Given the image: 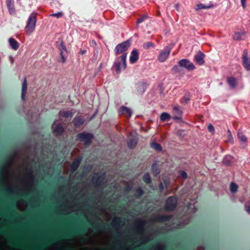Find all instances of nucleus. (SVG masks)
<instances>
[{"label": "nucleus", "instance_id": "7ed1b4c3", "mask_svg": "<svg viewBox=\"0 0 250 250\" xmlns=\"http://www.w3.org/2000/svg\"><path fill=\"white\" fill-rule=\"evenodd\" d=\"M85 230L82 227H78L74 229L68 230L66 232L61 233L57 236L59 238H72L75 235H81L84 234Z\"/></svg>", "mask_w": 250, "mask_h": 250}, {"label": "nucleus", "instance_id": "a211bd4d", "mask_svg": "<svg viewBox=\"0 0 250 250\" xmlns=\"http://www.w3.org/2000/svg\"><path fill=\"white\" fill-rule=\"evenodd\" d=\"M204 57L205 54L202 52L199 51L194 56V60L197 64L202 65L205 63Z\"/></svg>", "mask_w": 250, "mask_h": 250}, {"label": "nucleus", "instance_id": "0e129e2a", "mask_svg": "<svg viewBox=\"0 0 250 250\" xmlns=\"http://www.w3.org/2000/svg\"><path fill=\"white\" fill-rule=\"evenodd\" d=\"M7 209L8 210V211H10L11 210V208L10 207H8L7 208Z\"/></svg>", "mask_w": 250, "mask_h": 250}, {"label": "nucleus", "instance_id": "680f3d73", "mask_svg": "<svg viewBox=\"0 0 250 250\" xmlns=\"http://www.w3.org/2000/svg\"><path fill=\"white\" fill-rule=\"evenodd\" d=\"M116 233L118 237H119L120 236V235H119V233L118 232V231H116Z\"/></svg>", "mask_w": 250, "mask_h": 250}, {"label": "nucleus", "instance_id": "72a5a7b5", "mask_svg": "<svg viewBox=\"0 0 250 250\" xmlns=\"http://www.w3.org/2000/svg\"><path fill=\"white\" fill-rule=\"evenodd\" d=\"M151 147L156 151H161L162 150V146L161 145L157 143L153 142L151 143Z\"/></svg>", "mask_w": 250, "mask_h": 250}, {"label": "nucleus", "instance_id": "aec40b11", "mask_svg": "<svg viewBox=\"0 0 250 250\" xmlns=\"http://www.w3.org/2000/svg\"><path fill=\"white\" fill-rule=\"evenodd\" d=\"M6 5L8 11L11 15L15 14L16 10L14 7L13 0H6Z\"/></svg>", "mask_w": 250, "mask_h": 250}, {"label": "nucleus", "instance_id": "8fccbe9b", "mask_svg": "<svg viewBox=\"0 0 250 250\" xmlns=\"http://www.w3.org/2000/svg\"><path fill=\"white\" fill-rule=\"evenodd\" d=\"M246 1H247V0H241V3L242 4V6L244 8H245L246 7Z\"/></svg>", "mask_w": 250, "mask_h": 250}, {"label": "nucleus", "instance_id": "69168bd1", "mask_svg": "<svg viewBox=\"0 0 250 250\" xmlns=\"http://www.w3.org/2000/svg\"><path fill=\"white\" fill-rule=\"evenodd\" d=\"M83 173H81V174H80V176L81 177L83 176Z\"/></svg>", "mask_w": 250, "mask_h": 250}, {"label": "nucleus", "instance_id": "4c0bfd02", "mask_svg": "<svg viewBox=\"0 0 250 250\" xmlns=\"http://www.w3.org/2000/svg\"><path fill=\"white\" fill-rule=\"evenodd\" d=\"M170 118V116L169 114L166 112H163L160 116V120L163 121H166L169 120Z\"/></svg>", "mask_w": 250, "mask_h": 250}, {"label": "nucleus", "instance_id": "79ce46f5", "mask_svg": "<svg viewBox=\"0 0 250 250\" xmlns=\"http://www.w3.org/2000/svg\"><path fill=\"white\" fill-rule=\"evenodd\" d=\"M63 15V13L62 12H59L58 13H53L52 14H51L50 16H51V17H56L58 19L62 17Z\"/></svg>", "mask_w": 250, "mask_h": 250}, {"label": "nucleus", "instance_id": "f704fd0d", "mask_svg": "<svg viewBox=\"0 0 250 250\" xmlns=\"http://www.w3.org/2000/svg\"><path fill=\"white\" fill-rule=\"evenodd\" d=\"M138 91L140 93H143L145 92V83L144 82L139 83L138 84Z\"/></svg>", "mask_w": 250, "mask_h": 250}, {"label": "nucleus", "instance_id": "f3484780", "mask_svg": "<svg viewBox=\"0 0 250 250\" xmlns=\"http://www.w3.org/2000/svg\"><path fill=\"white\" fill-rule=\"evenodd\" d=\"M227 83L229 85L231 89L235 88L238 85L237 79L233 76L228 77L227 78Z\"/></svg>", "mask_w": 250, "mask_h": 250}, {"label": "nucleus", "instance_id": "1a4fd4ad", "mask_svg": "<svg viewBox=\"0 0 250 250\" xmlns=\"http://www.w3.org/2000/svg\"><path fill=\"white\" fill-rule=\"evenodd\" d=\"M171 48L170 46H166L163 50L160 52L158 56V60L161 62H165L169 56Z\"/></svg>", "mask_w": 250, "mask_h": 250}, {"label": "nucleus", "instance_id": "bf43d9fd", "mask_svg": "<svg viewBox=\"0 0 250 250\" xmlns=\"http://www.w3.org/2000/svg\"><path fill=\"white\" fill-rule=\"evenodd\" d=\"M86 51L85 50H82L81 51V54L83 55L86 53Z\"/></svg>", "mask_w": 250, "mask_h": 250}, {"label": "nucleus", "instance_id": "4468645a", "mask_svg": "<svg viewBox=\"0 0 250 250\" xmlns=\"http://www.w3.org/2000/svg\"><path fill=\"white\" fill-rule=\"evenodd\" d=\"M104 179V175L95 176L93 177L92 182L95 187H99L103 185Z\"/></svg>", "mask_w": 250, "mask_h": 250}, {"label": "nucleus", "instance_id": "2f4dec72", "mask_svg": "<svg viewBox=\"0 0 250 250\" xmlns=\"http://www.w3.org/2000/svg\"><path fill=\"white\" fill-rule=\"evenodd\" d=\"M237 136L240 141H242L244 143H247V138L246 136L240 130L238 131Z\"/></svg>", "mask_w": 250, "mask_h": 250}, {"label": "nucleus", "instance_id": "6ab92c4d", "mask_svg": "<svg viewBox=\"0 0 250 250\" xmlns=\"http://www.w3.org/2000/svg\"><path fill=\"white\" fill-rule=\"evenodd\" d=\"M139 59V52L137 49L133 50L129 57L130 63L133 64L137 62Z\"/></svg>", "mask_w": 250, "mask_h": 250}, {"label": "nucleus", "instance_id": "473e14b6", "mask_svg": "<svg viewBox=\"0 0 250 250\" xmlns=\"http://www.w3.org/2000/svg\"><path fill=\"white\" fill-rule=\"evenodd\" d=\"M143 181L147 184H150L151 183V177L148 173H146L143 176Z\"/></svg>", "mask_w": 250, "mask_h": 250}, {"label": "nucleus", "instance_id": "13d9d810", "mask_svg": "<svg viewBox=\"0 0 250 250\" xmlns=\"http://www.w3.org/2000/svg\"><path fill=\"white\" fill-rule=\"evenodd\" d=\"M3 168H0V175H2L3 174Z\"/></svg>", "mask_w": 250, "mask_h": 250}, {"label": "nucleus", "instance_id": "052dcab7", "mask_svg": "<svg viewBox=\"0 0 250 250\" xmlns=\"http://www.w3.org/2000/svg\"><path fill=\"white\" fill-rule=\"evenodd\" d=\"M0 233L2 234L3 235H6L5 233L2 231V229H0Z\"/></svg>", "mask_w": 250, "mask_h": 250}, {"label": "nucleus", "instance_id": "ea45409f", "mask_svg": "<svg viewBox=\"0 0 250 250\" xmlns=\"http://www.w3.org/2000/svg\"><path fill=\"white\" fill-rule=\"evenodd\" d=\"M154 46V43L151 42H144L143 44V47L145 49H148L150 48H153Z\"/></svg>", "mask_w": 250, "mask_h": 250}, {"label": "nucleus", "instance_id": "a18cd8bd", "mask_svg": "<svg viewBox=\"0 0 250 250\" xmlns=\"http://www.w3.org/2000/svg\"><path fill=\"white\" fill-rule=\"evenodd\" d=\"M208 129L209 131V132L211 133H214V128L213 125H209L208 126Z\"/></svg>", "mask_w": 250, "mask_h": 250}, {"label": "nucleus", "instance_id": "f257e3e1", "mask_svg": "<svg viewBox=\"0 0 250 250\" xmlns=\"http://www.w3.org/2000/svg\"><path fill=\"white\" fill-rule=\"evenodd\" d=\"M183 68L188 71H191L195 69V67L189 60L183 59L179 61L177 64L172 67L171 72L173 73H182Z\"/></svg>", "mask_w": 250, "mask_h": 250}, {"label": "nucleus", "instance_id": "dca6fc26", "mask_svg": "<svg viewBox=\"0 0 250 250\" xmlns=\"http://www.w3.org/2000/svg\"><path fill=\"white\" fill-rule=\"evenodd\" d=\"M146 222L142 219H137L133 224L132 228L133 230H139L143 229V226L145 225Z\"/></svg>", "mask_w": 250, "mask_h": 250}, {"label": "nucleus", "instance_id": "e433bc0d", "mask_svg": "<svg viewBox=\"0 0 250 250\" xmlns=\"http://www.w3.org/2000/svg\"><path fill=\"white\" fill-rule=\"evenodd\" d=\"M148 18V16L147 15H143L139 17V18L137 19L136 24L137 26L138 25L143 21H145L146 20H147Z\"/></svg>", "mask_w": 250, "mask_h": 250}, {"label": "nucleus", "instance_id": "412c9836", "mask_svg": "<svg viewBox=\"0 0 250 250\" xmlns=\"http://www.w3.org/2000/svg\"><path fill=\"white\" fill-rule=\"evenodd\" d=\"M138 140L136 138L134 137H131L129 138L127 141V145L129 148L133 149L137 145Z\"/></svg>", "mask_w": 250, "mask_h": 250}, {"label": "nucleus", "instance_id": "37998d69", "mask_svg": "<svg viewBox=\"0 0 250 250\" xmlns=\"http://www.w3.org/2000/svg\"><path fill=\"white\" fill-rule=\"evenodd\" d=\"M8 241L13 245L18 244V241L14 240L13 238L11 236L8 237Z\"/></svg>", "mask_w": 250, "mask_h": 250}, {"label": "nucleus", "instance_id": "09e8293b", "mask_svg": "<svg viewBox=\"0 0 250 250\" xmlns=\"http://www.w3.org/2000/svg\"><path fill=\"white\" fill-rule=\"evenodd\" d=\"M159 190H160V191L161 192H162L163 190H164V185L161 183L159 185Z\"/></svg>", "mask_w": 250, "mask_h": 250}, {"label": "nucleus", "instance_id": "603ef678", "mask_svg": "<svg viewBox=\"0 0 250 250\" xmlns=\"http://www.w3.org/2000/svg\"><path fill=\"white\" fill-rule=\"evenodd\" d=\"M6 193L8 194H11L12 192V191L11 189H6L5 190Z\"/></svg>", "mask_w": 250, "mask_h": 250}, {"label": "nucleus", "instance_id": "423d86ee", "mask_svg": "<svg viewBox=\"0 0 250 250\" xmlns=\"http://www.w3.org/2000/svg\"><path fill=\"white\" fill-rule=\"evenodd\" d=\"M130 46V43L128 41H125L118 44L116 45L114 49L115 54L119 55L122 54V55H124L125 54L126 57L127 53L126 52Z\"/></svg>", "mask_w": 250, "mask_h": 250}, {"label": "nucleus", "instance_id": "4d7b16f0", "mask_svg": "<svg viewBox=\"0 0 250 250\" xmlns=\"http://www.w3.org/2000/svg\"><path fill=\"white\" fill-rule=\"evenodd\" d=\"M92 43L93 45H95V46H96L97 45V43L96 42V41L95 40H93L92 41Z\"/></svg>", "mask_w": 250, "mask_h": 250}, {"label": "nucleus", "instance_id": "c756f323", "mask_svg": "<svg viewBox=\"0 0 250 250\" xmlns=\"http://www.w3.org/2000/svg\"><path fill=\"white\" fill-rule=\"evenodd\" d=\"M171 218L170 215H164L159 216L157 218V220L161 222H167L170 221Z\"/></svg>", "mask_w": 250, "mask_h": 250}, {"label": "nucleus", "instance_id": "9b49d317", "mask_svg": "<svg viewBox=\"0 0 250 250\" xmlns=\"http://www.w3.org/2000/svg\"><path fill=\"white\" fill-rule=\"evenodd\" d=\"M59 50L60 51V56L62 59V62L64 63L66 62L68 56L67 48L63 42H61L59 45Z\"/></svg>", "mask_w": 250, "mask_h": 250}, {"label": "nucleus", "instance_id": "6e6d98bb", "mask_svg": "<svg viewBox=\"0 0 250 250\" xmlns=\"http://www.w3.org/2000/svg\"><path fill=\"white\" fill-rule=\"evenodd\" d=\"M20 196L22 198H25L26 199L27 198V196L26 195H23V194H21L20 195Z\"/></svg>", "mask_w": 250, "mask_h": 250}, {"label": "nucleus", "instance_id": "2eb2a0df", "mask_svg": "<svg viewBox=\"0 0 250 250\" xmlns=\"http://www.w3.org/2000/svg\"><path fill=\"white\" fill-rule=\"evenodd\" d=\"M82 161V158L78 157L74 159L70 166V171L71 173L75 172L78 168Z\"/></svg>", "mask_w": 250, "mask_h": 250}, {"label": "nucleus", "instance_id": "338daca9", "mask_svg": "<svg viewBox=\"0 0 250 250\" xmlns=\"http://www.w3.org/2000/svg\"><path fill=\"white\" fill-rule=\"evenodd\" d=\"M61 178H63V179H64V177H62H62H61Z\"/></svg>", "mask_w": 250, "mask_h": 250}, {"label": "nucleus", "instance_id": "39448f33", "mask_svg": "<svg viewBox=\"0 0 250 250\" xmlns=\"http://www.w3.org/2000/svg\"><path fill=\"white\" fill-rule=\"evenodd\" d=\"M37 21L36 13L34 12L32 13L28 19L25 26L26 31L29 34L32 33L35 29Z\"/></svg>", "mask_w": 250, "mask_h": 250}, {"label": "nucleus", "instance_id": "3c124183", "mask_svg": "<svg viewBox=\"0 0 250 250\" xmlns=\"http://www.w3.org/2000/svg\"><path fill=\"white\" fill-rule=\"evenodd\" d=\"M28 175L30 176H32L33 175V171L31 169H28L27 170Z\"/></svg>", "mask_w": 250, "mask_h": 250}, {"label": "nucleus", "instance_id": "de8ad7c7", "mask_svg": "<svg viewBox=\"0 0 250 250\" xmlns=\"http://www.w3.org/2000/svg\"><path fill=\"white\" fill-rule=\"evenodd\" d=\"M189 100L190 99L188 96H185L183 98V100L185 102L186 104H187Z\"/></svg>", "mask_w": 250, "mask_h": 250}, {"label": "nucleus", "instance_id": "7c9ffc66", "mask_svg": "<svg viewBox=\"0 0 250 250\" xmlns=\"http://www.w3.org/2000/svg\"><path fill=\"white\" fill-rule=\"evenodd\" d=\"M214 7V5L212 4H209L208 5H204L202 3L198 4L196 5L195 9L198 10L202 9H209Z\"/></svg>", "mask_w": 250, "mask_h": 250}, {"label": "nucleus", "instance_id": "b1692460", "mask_svg": "<svg viewBox=\"0 0 250 250\" xmlns=\"http://www.w3.org/2000/svg\"><path fill=\"white\" fill-rule=\"evenodd\" d=\"M64 131V129L62 125L59 124L56 125V127L53 130V132L56 134V135L61 136Z\"/></svg>", "mask_w": 250, "mask_h": 250}, {"label": "nucleus", "instance_id": "5701e85b", "mask_svg": "<svg viewBox=\"0 0 250 250\" xmlns=\"http://www.w3.org/2000/svg\"><path fill=\"white\" fill-rule=\"evenodd\" d=\"M119 112L121 114L125 115L128 118H130L132 115V113L129 108L123 106L119 110Z\"/></svg>", "mask_w": 250, "mask_h": 250}, {"label": "nucleus", "instance_id": "a878e982", "mask_svg": "<svg viewBox=\"0 0 250 250\" xmlns=\"http://www.w3.org/2000/svg\"><path fill=\"white\" fill-rule=\"evenodd\" d=\"M27 80L26 78H24L22 84L21 99L22 100H25V97L27 92Z\"/></svg>", "mask_w": 250, "mask_h": 250}, {"label": "nucleus", "instance_id": "c85d7f7f", "mask_svg": "<svg viewBox=\"0 0 250 250\" xmlns=\"http://www.w3.org/2000/svg\"><path fill=\"white\" fill-rule=\"evenodd\" d=\"M245 33L244 32H236L233 37V39L234 40L236 41H240L242 40H244V37H245Z\"/></svg>", "mask_w": 250, "mask_h": 250}, {"label": "nucleus", "instance_id": "e2e57ef3", "mask_svg": "<svg viewBox=\"0 0 250 250\" xmlns=\"http://www.w3.org/2000/svg\"><path fill=\"white\" fill-rule=\"evenodd\" d=\"M178 6H179V5H178V4H176V5H175V7H176V8L177 9H178Z\"/></svg>", "mask_w": 250, "mask_h": 250}, {"label": "nucleus", "instance_id": "393cba45", "mask_svg": "<svg viewBox=\"0 0 250 250\" xmlns=\"http://www.w3.org/2000/svg\"><path fill=\"white\" fill-rule=\"evenodd\" d=\"M9 43L12 49L17 50L19 48V43L14 38H10L9 39Z\"/></svg>", "mask_w": 250, "mask_h": 250}, {"label": "nucleus", "instance_id": "a19ab883", "mask_svg": "<svg viewBox=\"0 0 250 250\" xmlns=\"http://www.w3.org/2000/svg\"><path fill=\"white\" fill-rule=\"evenodd\" d=\"M238 187L236 184L234 183H231L230 184V190L232 193H234L236 192L238 190Z\"/></svg>", "mask_w": 250, "mask_h": 250}, {"label": "nucleus", "instance_id": "4be33fe9", "mask_svg": "<svg viewBox=\"0 0 250 250\" xmlns=\"http://www.w3.org/2000/svg\"><path fill=\"white\" fill-rule=\"evenodd\" d=\"M73 123L75 127L78 128L84 124V120L80 116H76L74 118Z\"/></svg>", "mask_w": 250, "mask_h": 250}, {"label": "nucleus", "instance_id": "58836bf2", "mask_svg": "<svg viewBox=\"0 0 250 250\" xmlns=\"http://www.w3.org/2000/svg\"><path fill=\"white\" fill-rule=\"evenodd\" d=\"M144 194V191L141 188H138L135 190V196L136 198H139L142 196Z\"/></svg>", "mask_w": 250, "mask_h": 250}, {"label": "nucleus", "instance_id": "49530a36", "mask_svg": "<svg viewBox=\"0 0 250 250\" xmlns=\"http://www.w3.org/2000/svg\"><path fill=\"white\" fill-rule=\"evenodd\" d=\"M16 153H17V152L16 151H15L13 153L10 154L9 156V159L6 160V162L8 163V162H10V160L13 159L14 158V157L15 156V155L16 154Z\"/></svg>", "mask_w": 250, "mask_h": 250}, {"label": "nucleus", "instance_id": "f03ea898", "mask_svg": "<svg viewBox=\"0 0 250 250\" xmlns=\"http://www.w3.org/2000/svg\"><path fill=\"white\" fill-rule=\"evenodd\" d=\"M126 54L122 55L115 61L113 67L115 69L117 73H121L122 70H125L126 67Z\"/></svg>", "mask_w": 250, "mask_h": 250}, {"label": "nucleus", "instance_id": "9d476101", "mask_svg": "<svg viewBox=\"0 0 250 250\" xmlns=\"http://www.w3.org/2000/svg\"><path fill=\"white\" fill-rule=\"evenodd\" d=\"M57 240L56 237L52 238H47L45 239V242L42 243L39 245L34 247L32 248L33 250H41L44 249L50 245L53 244Z\"/></svg>", "mask_w": 250, "mask_h": 250}, {"label": "nucleus", "instance_id": "6e6552de", "mask_svg": "<svg viewBox=\"0 0 250 250\" xmlns=\"http://www.w3.org/2000/svg\"><path fill=\"white\" fill-rule=\"evenodd\" d=\"M177 203V199L175 196L168 197L165 203L166 209L167 211L174 210L176 208Z\"/></svg>", "mask_w": 250, "mask_h": 250}, {"label": "nucleus", "instance_id": "0eeeda50", "mask_svg": "<svg viewBox=\"0 0 250 250\" xmlns=\"http://www.w3.org/2000/svg\"><path fill=\"white\" fill-rule=\"evenodd\" d=\"M97 222L94 224V225L92 226L93 229L95 231H98L100 230H109V226L104 222L103 220L99 216H96Z\"/></svg>", "mask_w": 250, "mask_h": 250}, {"label": "nucleus", "instance_id": "cd10ccee", "mask_svg": "<svg viewBox=\"0 0 250 250\" xmlns=\"http://www.w3.org/2000/svg\"><path fill=\"white\" fill-rule=\"evenodd\" d=\"M151 170L154 176H156L160 173V169L156 163H153L151 166Z\"/></svg>", "mask_w": 250, "mask_h": 250}, {"label": "nucleus", "instance_id": "f8f14e48", "mask_svg": "<svg viewBox=\"0 0 250 250\" xmlns=\"http://www.w3.org/2000/svg\"><path fill=\"white\" fill-rule=\"evenodd\" d=\"M242 65L247 70L250 71V60L248 59V52L247 50L244 49L242 57Z\"/></svg>", "mask_w": 250, "mask_h": 250}, {"label": "nucleus", "instance_id": "bb28decb", "mask_svg": "<svg viewBox=\"0 0 250 250\" xmlns=\"http://www.w3.org/2000/svg\"><path fill=\"white\" fill-rule=\"evenodd\" d=\"M59 116L65 118H71L73 116V112L70 111H60L59 112Z\"/></svg>", "mask_w": 250, "mask_h": 250}, {"label": "nucleus", "instance_id": "20e7f679", "mask_svg": "<svg viewBox=\"0 0 250 250\" xmlns=\"http://www.w3.org/2000/svg\"><path fill=\"white\" fill-rule=\"evenodd\" d=\"M93 138L92 134L85 132L79 133L76 136V140L83 142L85 146L90 145Z\"/></svg>", "mask_w": 250, "mask_h": 250}, {"label": "nucleus", "instance_id": "c03bdc74", "mask_svg": "<svg viewBox=\"0 0 250 250\" xmlns=\"http://www.w3.org/2000/svg\"><path fill=\"white\" fill-rule=\"evenodd\" d=\"M180 175L182 178L185 179H187L188 177L187 173L183 170L180 171Z\"/></svg>", "mask_w": 250, "mask_h": 250}, {"label": "nucleus", "instance_id": "ddd939ff", "mask_svg": "<svg viewBox=\"0 0 250 250\" xmlns=\"http://www.w3.org/2000/svg\"><path fill=\"white\" fill-rule=\"evenodd\" d=\"M173 114L174 115L172 117L173 120H180L182 119L183 112L181 110L179 105H175L173 107Z\"/></svg>", "mask_w": 250, "mask_h": 250}, {"label": "nucleus", "instance_id": "864d4df0", "mask_svg": "<svg viewBox=\"0 0 250 250\" xmlns=\"http://www.w3.org/2000/svg\"><path fill=\"white\" fill-rule=\"evenodd\" d=\"M247 212L250 214V205L247 207L246 208Z\"/></svg>", "mask_w": 250, "mask_h": 250}, {"label": "nucleus", "instance_id": "5fc2aeb1", "mask_svg": "<svg viewBox=\"0 0 250 250\" xmlns=\"http://www.w3.org/2000/svg\"><path fill=\"white\" fill-rule=\"evenodd\" d=\"M164 184H165V187L166 188H167L168 185V182L167 181V180H165L164 181Z\"/></svg>", "mask_w": 250, "mask_h": 250}, {"label": "nucleus", "instance_id": "c9c22d12", "mask_svg": "<svg viewBox=\"0 0 250 250\" xmlns=\"http://www.w3.org/2000/svg\"><path fill=\"white\" fill-rule=\"evenodd\" d=\"M122 222V219L121 218L116 217L113 219L112 223L110 224V225L112 227H114V226L119 225Z\"/></svg>", "mask_w": 250, "mask_h": 250}]
</instances>
